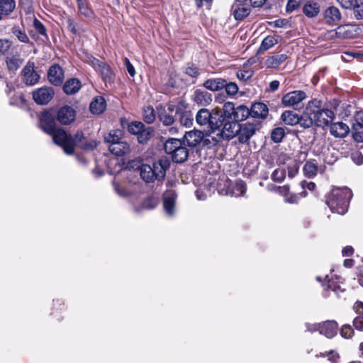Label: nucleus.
<instances>
[{
    "label": "nucleus",
    "instance_id": "45",
    "mask_svg": "<svg viewBox=\"0 0 363 363\" xmlns=\"http://www.w3.org/2000/svg\"><path fill=\"white\" fill-rule=\"evenodd\" d=\"M278 43V40L272 35H268L264 38L262 42L260 50H267L268 49L273 47L274 45Z\"/></svg>",
    "mask_w": 363,
    "mask_h": 363
},
{
    "label": "nucleus",
    "instance_id": "57",
    "mask_svg": "<svg viewBox=\"0 0 363 363\" xmlns=\"http://www.w3.org/2000/svg\"><path fill=\"white\" fill-rule=\"evenodd\" d=\"M185 72L191 77H196L199 74V69L193 65H188L185 69Z\"/></svg>",
    "mask_w": 363,
    "mask_h": 363
},
{
    "label": "nucleus",
    "instance_id": "32",
    "mask_svg": "<svg viewBox=\"0 0 363 363\" xmlns=\"http://www.w3.org/2000/svg\"><path fill=\"white\" fill-rule=\"evenodd\" d=\"M250 116V109L245 105H240L235 108L233 120L240 123Z\"/></svg>",
    "mask_w": 363,
    "mask_h": 363
},
{
    "label": "nucleus",
    "instance_id": "13",
    "mask_svg": "<svg viewBox=\"0 0 363 363\" xmlns=\"http://www.w3.org/2000/svg\"><path fill=\"white\" fill-rule=\"evenodd\" d=\"M57 120L62 125H69L76 118L75 110L68 105L61 107L57 113Z\"/></svg>",
    "mask_w": 363,
    "mask_h": 363
},
{
    "label": "nucleus",
    "instance_id": "39",
    "mask_svg": "<svg viewBox=\"0 0 363 363\" xmlns=\"http://www.w3.org/2000/svg\"><path fill=\"white\" fill-rule=\"evenodd\" d=\"M79 13L86 18L93 16V11L89 7L86 0H77Z\"/></svg>",
    "mask_w": 363,
    "mask_h": 363
},
{
    "label": "nucleus",
    "instance_id": "48",
    "mask_svg": "<svg viewBox=\"0 0 363 363\" xmlns=\"http://www.w3.org/2000/svg\"><path fill=\"white\" fill-rule=\"evenodd\" d=\"M285 135L284 130L282 128H274L271 133V138L275 143H279Z\"/></svg>",
    "mask_w": 363,
    "mask_h": 363
},
{
    "label": "nucleus",
    "instance_id": "27",
    "mask_svg": "<svg viewBox=\"0 0 363 363\" xmlns=\"http://www.w3.org/2000/svg\"><path fill=\"white\" fill-rule=\"evenodd\" d=\"M106 107V102L104 97L96 96L93 99L89 106L90 111L95 115L102 113Z\"/></svg>",
    "mask_w": 363,
    "mask_h": 363
},
{
    "label": "nucleus",
    "instance_id": "6",
    "mask_svg": "<svg viewBox=\"0 0 363 363\" xmlns=\"http://www.w3.org/2000/svg\"><path fill=\"white\" fill-rule=\"evenodd\" d=\"M240 130V124L234 121L233 120H226L223 122L221 127L219 129L215 130L218 131L217 136L224 140H230L238 134Z\"/></svg>",
    "mask_w": 363,
    "mask_h": 363
},
{
    "label": "nucleus",
    "instance_id": "59",
    "mask_svg": "<svg viewBox=\"0 0 363 363\" xmlns=\"http://www.w3.org/2000/svg\"><path fill=\"white\" fill-rule=\"evenodd\" d=\"M235 189L238 191V193H234L236 196H242L246 191L245 183L242 181L236 182Z\"/></svg>",
    "mask_w": 363,
    "mask_h": 363
},
{
    "label": "nucleus",
    "instance_id": "8",
    "mask_svg": "<svg viewBox=\"0 0 363 363\" xmlns=\"http://www.w3.org/2000/svg\"><path fill=\"white\" fill-rule=\"evenodd\" d=\"M320 105L321 101L320 100L313 99L310 101L306 107L304 113L299 116L300 121L298 122V124L305 128H308L315 124L313 114V113H314V110L312 109V108H313V107L315 108Z\"/></svg>",
    "mask_w": 363,
    "mask_h": 363
},
{
    "label": "nucleus",
    "instance_id": "58",
    "mask_svg": "<svg viewBox=\"0 0 363 363\" xmlns=\"http://www.w3.org/2000/svg\"><path fill=\"white\" fill-rule=\"evenodd\" d=\"M301 4V0H289L286 4V11L291 13L294 11Z\"/></svg>",
    "mask_w": 363,
    "mask_h": 363
},
{
    "label": "nucleus",
    "instance_id": "63",
    "mask_svg": "<svg viewBox=\"0 0 363 363\" xmlns=\"http://www.w3.org/2000/svg\"><path fill=\"white\" fill-rule=\"evenodd\" d=\"M67 28L68 30L73 34L77 33V30L76 28V23L74 22V20L72 18H68L67 19Z\"/></svg>",
    "mask_w": 363,
    "mask_h": 363
},
{
    "label": "nucleus",
    "instance_id": "19",
    "mask_svg": "<svg viewBox=\"0 0 363 363\" xmlns=\"http://www.w3.org/2000/svg\"><path fill=\"white\" fill-rule=\"evenodd\" d=\"M71 140L72 141V154L74 152V149L76 145H79L83 149H94L96 147L97 143L96 141H91L89 143H86L84 142V134L82 132H77L74 136L71 135Z\"/></svg>",
    "mask_w": 363,
    "mask_h": 363
},
{
    "label": "nucleus",
    "instance_id": "23",
    "mask_svg": "<svg viewBox=\"0 0 363 363\" xmlns=\"http://www.w3.org/2000/svg\"><path fill=\"white\" fill-rule=\"evenodd\" d=\"M340 19V11L335 6H330L324 11V21L328 25H335Z\"/></svg>",
    "mask_w": 363,
    "mask_h": 363
},
{
    "label": "nucleus",
    "instance_id": "49",
    "mask_svg": "<svg viewBox=\"0 0 363 363\" xmlns=\"http://www.w3.org/2000/svg\"><path fill=\"white\" fill-rule=\"evenodd\" d=\"M286 177V170L284 168H277L276 169L272 174V179L274 182H281Z\"/></svg>",
    "mask_w": 363,
    "mask_h": 363
},
{
    "label": "nucleus",
    "instance_id": "15",
    "mask_svg": "<svg viewBox=\"0 0 363 363\" xmlns=\"http://www.w3.org/2000/svg\"><path fill=\"white\" fill-rule=\"evenodd\" d=\"M169 167L170 161L166 157H162L157 162H154L152 168L155 179H164L166 175V171L169 168Z\"/></svg>",
    "mask_w": 363,
    "mask_h": 363
},
{
    "label": "nucleus",
    "instance_id": "25",
    "mask_svg": "<svg viewBox=\"0 0 363 363\" xmlns=\"http://www.w3.org/2000/svg\"><path fill=\"white\" fill-rule=\"evenodd\" d=\"M231 11L236 20H242L250 14V9L245 4L234 3Z\"/></svg>",
    "mask_w": 363,
    "mask_h": 363
},
{
    "label": "nucleus",
    "instance_id": "5",
    "mask_svg": "<svg viewBox=\"0 0 363 363\" xmlns=\"http://www.w3.org/2000/svg\"><path fill=\"white\" fill-rule=\"evenodd\" d=\"M306 97L307 95L303 91H292L282 96L281 104L285 107H293L295 109H299L303 106L302 101L305 100Z\"/></svg>",
    "mask_w": 363,
    "mask_h": 363
},
{
    "label": "nucleus",
    "instance_id": "47",
    "mask_svg": "<svg viewBox=\"0 0 363 363\" xmlns=\"http://www.w3.org/2000/svg\"><path fill=\"white\" fill-rule=\"evenodd\" d=\"M144 121L147 123H152L155 120V114L152 107L147 106L143 111Z\"/></svg>",
    "mask_w": 363,
    "mask_h": 363
},
{
    "label": "nucleus",
    "instance_id": "11",
    "mask_svg": "<svg viewBox=\"0 0 363 363\" xmlns=\"http://www.w3.org/2000/svg\"><path fill=\"white\" fill-rule=\"evenodd\" d=\"M90 62L94 68L101 74L106 84L113 82L114 74L108 65L93 57H90Z\"/></svg>",
    "mask_w": 363,
    "mask_h": 363
},
{
    "label": "nucleus",
    "instance_id": "56",
    "mask_svg": "<svg viewBox=\"0 0 363 363\" xmlns=\"http://www.w3.org/2000/svg\"><path fill=\"white\" fill-rule=\"evenodd\" d=\"M352 9L354 10V15L357 19L363 18V3L358 4L356 1Z\"/></svg>",
    "mask_w": 363,
    "mask_h": 363
},
{
    "label": "nucleus",
    "instance_id": "29",
    "mask_svg": "<svg viewBox=\"0 0 363 363\" xmlns=\"http://www.w3.org/2000/svg\"><path fill=\"white\" fill-rule=\"evenodd\" d=\"M108 148L112 154L117 156H121L130 152L129 145L125 141L123 140L109 145Z\"/></svg>",
    "mask_w": 363,
    "mask_h": 363
},
{
    "label": "nucleus",
    "instance_id": "61",
    "mask_svg": "<svg viewBox=\"0 0 363 363\" xmlns=\"http://www.w3.org/2000/svg\"><path fill=\"white\" fill-rule=\"evenodd\" d=\"M34 27L39 34L44 35L46 33V29L43 23L37 19L34 21Z\"/></svg>",
    "mask_w": 363,
    "mask_h": 363
},
{
    "label": "nucleus",
    "instance_id": "20",
    "mask_svg": "<svg viewBox=\"0 0 363 363\" xmlns=\"http://www.w3.org/2000/svg\"><path fill=\"white\" fill-rule=\"evenodd\" d=\"M48 78L55 86L61 84L64 78L62 69L57 65H52L48 70Z\"/></svg>",
    "mask_w": 363,
    "mask_h": 363
},
{
    "label": "nucleus",
    "instance_id": "43",
    "mask_svg": "<svg viewBox=\"0 0 363 363\" xmlns=\"http://www.w3.org/2000/svg\"><path fill=\"white\" fill-rule=\"evenodd\" d=\"M353 138L358 143L363 142V124L356 122L353 125Z\"/></svg>",
    "mask_w": 363,
    "mask_h": 363
},
{
    "label": "nucleus",
    "instance_id": "17",
    "mask_svg": "<svg viewBox=\"0 0 363 363\" xmlns=\"http://www.w3.org/2000/svg\"><path fill=\"white\" fill-rule=\"evenodd\" d=\"M40 127L48 135H50L57 129L54 116L50 112H44L42 114Z\"/></svg>",
    "mask_w": 363,
    "mask_h": 363
},
{
    "label": "nucleus",
    "instance_id": "26",
    "mask_svg": "<svg viewBox=\"0 0 363 363\" xmlns=\"http://www.w3.org/2000/svg\"><path fill=\"white\" fill-rule=\"evenodd\" d=\"M330 131L336 138H345L348 135L350 129L347 124L337 122L330 125Z\"/></svg>",
    "mask_w": 363,
    "mask_h": 363
},
{
    "label": "nucleus",
    "instance_id": "42",
    "mask_svg": "<svg viewBox=\"0 0 363 363\" xmlns=\"http://www.w3.org/2000/svg\"><path fill=\"white\" fill-rule=\"evenodd\" d=\"M317 164L313 161H308L303 166V172L306 177L312 178L317 174Z\"/></svg>",
    "mask_w": 363,
    "mask_h": 363
},
{
    "label": "nucleus",
    "instance_id": "2",
    "mask_svg": "<svg viewBox=\"0 0 363 363\" xmlns=\"http://www.w3.org/2000/svg\"><path fill=\"white\" fill-rule=\"evenodd\" d=\"M219 108H215L210 112L207 108L200 109L196 115V121L199 125H208L213 133L220 127Z\"/></svg>",
    "mask_w": 363,
    "mask_h": 363
},
{
    "label": "nucleus",
    "instance_id": "51",
    "mask_svg": "<svg viewBox=\"0 0 363 363\" xmlns=\"http://www.w3.org/2000/svg\"><path fill=\"white\" fill-rule=\"evenodd\" d=\"M354 334V330L350 325H343L340 329V335L342 337L349 339Z\"/></svg>",
    "mask_w": 363,
    "mask_h": 363
},
{
    "label": "nucleus",
    "instance_id": "41",
    "mask_svg": "<svg viewBox=\"0 0 363 363\" xmlns=\"http://www.w3.org/2000/svg\"><path fill=\"white\" fill-rule=\"evenodd\" d=\"M11 33L21 43H28L30 42L29 37L25 30L19 26H13L11 29Z\"/></svg>",
    "mask_w": 363,
    "mask_h": 363
},
{
    "label": "nucleus",
    "instance_id": "16",
    "mask_svg": "<svg viewBox=\"0 0 363 363\" xmlns=\"http://www.w3.org/2000/svg\"><path fill=\"white\" fill-rule=\"evenodd\" d=\"M177 194L173 191H166L163 197V206L166 214L172 216L176 211L175 200Z\"/></svg>",
    "mask_w": 363,
    "mask_h": 363
},
{
    "label": "nucleus",
    "instance_id": "14",
    "mask_svg": "<svg viewBox=\"0 0 363 363\" xmlns=\"http://www.w3.org/2000/svg\"><path fill=\"white\" fill-rule=\"evenodd\" d=\"M54 95V90L51 87H42L33 92V98L34 101L40 105L48 104Z\"/></svg>",
    "mask_w": 363,
    "mask_h": 363
},
{
    "label": "nucleus",
    "instance_id": "37",
    "mask_svg": "<svg viewBox=\"0 0 363 363\" xmlns=\"http://www.w3.org/2000/svg\"><path fill=\"white\" fill-rule=\"evenodd\" d=\"M140 172L142 179L146 182H151L155 180L152 166L149 164H142L140 168Z\"/></svg>",
    "mask_w": 363,
    "mask_h": 363
},
{
    "label": "nucleus",
    "instance_id": "36",
    "mask_svg": "<svg viewBox=\"0 0 363 363\" xmlns=\"http://www.w3.org/2000/svg\"><path fill=\"white\" fill-rule=\"evenodd\" d=\"M16 9L15 0H0V14L8 16Z\"/></svg>",
    "mask_w": 363,
    "mask_h": 363
},
{
    "label": "nucleus",
    "instance_id": "33",
    "mask_svg": "<svg viewBox=\"0 0 363 363\" xmlns=\"http://www.w3.org/2000/svg\"><path fill=\"white\" fill-rule=\"evenodd\" d=\"M287 59L286 54L276 55L269 57L264 62L268 68H276Z\"/></svg>",
    "mask_w": 363,
    "mask_h": 363
},
{
    "label": "nucleus",
    "instance_id": "21",
    "mask_svg": "<svg viewBox=\"0 0 363 363\" xmlns=\"http://www.w3.org/2000/svg\"><path fill=\"white\" fill-rule=\"evenodd\" d=\"M192 100L199 106H206L212 102V96L206 91L197 89L192 95Z\"/></svg>",
    "mask_w": 363,
    "mask_h": 363
},
{
    "label": "nucleus",
    "instance_id": "18",
    "mask_svg": "<svg viewBox=\"0 0 363 363\" xmlns=\"http://www.w3.org/2000/svg\"><path fill=\"white\" fill-rule=\"evenodd\" d=\"M338 324L335 320H327L320 323V334L333 338L337 333Z\"/></svg>",
    "mask_w": 363,
    "mask_h": 363
},
{
    "label": "nucleus",
    "instance_id": "1",
    "mask_svg": "<svg viewBox=\"0 0 363 363\" xmlns=\"http://www.w3.org/2000/svg\"><path fill=\"white\" fill-rule=\"evenodd\" d=\"M352 191L347 188H334L327 196L326 203L333 213L345 214L348 209Z\"/></svg>",
    "mask_w": 363,
    "mask_h": 363
},
{
    "label": "nucleus",
    "instance_id": "22",
    "mask_svg": "<svg viewBox=\"0 0 363 363\" xmlns=\"http://www.w3.org/2000/svg\"><path fill=\"white\" fill-rule=\"evenodd\" d=\"M250 111V116L252 118V119H264L267 118L268 115L269 109L266 104H264V103L258 102L255 103L252 105Z\"/></svg>",
    "mask_w": 363,
    "mask_h": 363
},
{
    "label": "nucleus",
    "instance_id": "55",
    "mask_svg": "<svg viewBox=\"0 0 363 363\" xmlns=\"http://www.w3.org/2000/svg\"><path fill=\"white\" fill-rule=\"evenodd\" d=\"M11 40L6 38H0V56L4 55L11 48Z\"/></svg>",
    "mask_w": 363,
    "mask_h": 363
},
{
    "label": "nucleus",
    "instance_id": "53",
    "mask_svg": "<svg viewBox=\"0 0 363 363\" xmlns=\"http://www.w3.org/2000/svg\"><path fill=\"white\" fill-rule=\"evenodd\" d=\"M224 88L225 89L226 94L229 96H235L239 90L238 86L234 82L228 83L226 82V85L224 86Z\"/></svg>",
    "mask_w": 363,
    "mask_h": 363
},
{
    "label": "nucleus",
    "instance_id": "30",
    "mask_svg": "<svg viewBox=\"0 0 363 363\" xmlns=\"http://www.w3.org/2000/svg\"><path fill=\"white\" fill-rule=\"evenodd\" d=\"M226 85V81L222 78L209 79L203 82V86L212 91H219Z\"/></svg>",
    "mask_w": 363,
    "mask_h": 363
},
{
    "label": "nucleus",
    "instance_id": "24",
    "mask_svg": "<svg viewBox=\"0 0 363 363\" xmlns=\"http://www.w3.org/2000/svg\"><path fill=\"white\" fill-rule=\"evenodd\" d=\"M203 138V133L199 130H190L185 133L184 136V142L190 147H196Z\"/></svg>",
    "mask_w": 363,
    "mask_h": 363
},
{
    "label": "nucleus",
    "instance_id": "3",
    "mask_svg": "<svg viewBox=\"0 0 363 363\" xmlns=\"http://www.w3.org/2000/svg\"><path fill=\"white\" fill-rule=\"evenodd\" d=\"M164 150L167 154L171 155L172 160L177 163H182L186 160L189 156V150L183 145L181 140L170 138L164 143Z\"/></svg>",
    "mask_w": 363,
    "mask_h": 363
},
{
    "label": "nucleus",
    "instance_id": "50",
    "mask_svg": "<svg viewBox=\"0 0 363 363\" xmlns=\"http://www.w3.org/2000/svg\"><path fill=\"white\" fill-rule=\"evenodd\" d=\"M144 125L141 122L134 121L128 125V131L134 135H138L143 130Z\"/></svg>",
    "mask_w": 363,
    "mask_h": 363
},
{
    "label": "nucleus",
    "instance_id": "34",
    "mask_svg": "<svg viewBox=\"0 0 363 363\" xmlns=\"http://www.w3.org/2000/svg\"><path fill=\"white\" fill-rule=\"evenodd\" d=\"M281 118L283 122L289 125H296L300 121L299 116L293 111H285Z\"/></svg>",
    "mask_w": 363,
    "mask_h": 363
},
{
    "label": "nucleus",
    "instance_id": "12",
    "mask_svg": "<svg viewBox=\"0 0 363 363\" xmlns=\"http://www.w3.org/2000/svg\"><path fill=\"white\" fill-rule=\"evenodd\" d=\"M34 68V62L29 61L22 70L23 81L26 85L33 86L39 81L40 75Z\"/></svg>",
    "mask_w": 363,
    "mask_h": 363
},
{
    "label": "nucleus",
    "instance_id": "54",
    "mask_svg": "<svg viewBox=\"0 0 363 363\" xmlns=\"http://www.w3.org/2000/svg\"><path fill=\"white\" fill-rule=\"evenodd\" d=\"M327 289H331L335 293H337L339 291H343L344 289H341L340 281H335L333 279H329L328 284L325 285Z\"/></svg>",
    "mask_w": 363,
    "mask_h": 363
},
{
    "label": "nucleus",
    "instance_id": "7",
    "mask_svg": "<svg viewBox=\"0 0 363 363\" xmlns=\"http://www.w3.org/2000/svg\"><path fill=\"white\" fill-rule=\"evenodd\" d=\"M50 135L52 136L54 143L62 147L66 154L72 155V141L70 135H68L63 129L57 128Z\"/></svg>",
    "mask_w": 363,
    "mask_h": 363
},
{
    "label": "nucleus",
    "instance_id": "35",
    "mask_svg": "<svg viewBox=\"0 0 363 363\" xmlns=\"http://www.w3.org/2000/svg\"><path fill=\"white\" fill-rule=\"evenodd\" d=\"M320 12V6L317 3L308 1L303 7V13L308 18L316 16Z\"/></svg>",
    "mask_w": 363,
    "mask_h": 363
},
{
    "label": "nucleus",
    "instance_id": "38",
    "mask_svg": "<svg viewBox=\"0 0 363 363\" xmlns=\"http://www.w3.org/2000/svg\"><path fill=\"white\" fill-rule=\"evenodd\" d=\"M332 36L335 35L337 38H349L352 35V33L350 30L349 25H342L338 26L335 30L331 31Z\"/></svg>",
    "mask_w": 363,
    "mask_h": 363
},
{
    "label": "nucleus",
    "instance_id": "44",
    "mask_svg": "<svg viewBox=\"0 0 363 363\" xmlns=\"http://www.w3.org/2000/svg\"><path fill=\"white\" fill-rule=\"evenodd\" d=\"M122 133L121 130L111 131L108 134L104 136V140L109 145L114 143H119L121 141Z\"/></svg>",
    "mask_w": 363,
    "mask_h": 363
},
{
    "label": "nucleus",
    "instance_id": "9",
    "mask_svg": "<svg viewBox=\"0 0 363 363\" xmlns=\"http://www.w3.org/2000/svg\"><path fill=\"white\" fill-rule=\"evenodd\" d=\"M259 129V123L255 119L240 125V130L238 132L239 141L242 143H247Z\"/></svg>",
    "mask_w": 363,
    "mask_h": 363
},
{
    "label": "nucleus",
    "instance_id": "28",
    "mask_svg": "<svg viewBox=\"0 0 363 363\" xmlns=\"http://www.w3.org/2000/svg\"><path fill=\"white\" fill-rule=\"evenodd\" d=\"M235 104L233 102L228 101L225 102L223 108H222V113L220 110L219 109V116H220V126L223 124V122L226 120H233V117L235 112Z\"/></svg>",
    "mask_w": 363,
    "mask_h": 363
},
{
    "label": "nucleus",
    "instance_id": "46",
    "mask_svg": "<svg viewBox=\"0 0 363 363\" xmlns=\"http://www.w3.org/2000/svg\"><path fill=\"white\" fill-rule=\"evenodd\" d=\"M173 112H168L164 111V112H162L159 115L160 120L162 122V123L165 125H172L174 121V116L172 115Z\"/></svg>",
    "mask_w": 363,
    "mask_h": 363
},
{
    "label": "nucleus",
    "instance_id": "64",
    "mask_svg": "<svg viewBox=\"0 0 363 363\" xmlns=\"http://www.w3.org/2000/svg\"><path fill=\"white\" fill-rule=\"evenodd\" d=\"M156 206V202L153 201L152 199H147L144 201L143 203V208L146 209H152L154 208Z\"/></svg>",
    "mask_w": 363,
    "mask_h": 363
},
{
    "label": "nucleus",
    "instance_id": "62",
    "mask_svg": "<svg viewBox=\"0 0 363 363\" xmlns=\"http://www.w3.org/2000/svg\"><path fill=\"white\" fill-rule=\"evenodd\" d=\"M342 7L346 9H350L354 6L357 0H337Z\"/></svg>",
    "mask_w": 363,
    "mask_h": 363
},
{
    "label": "nucleus",
    "instance_id": "40",
    "mask_svg": "<svg viewBox=\"0 0 363 363\" xmlns=\"http://www.w3.org/2000/svg\"><path fill=\"white\" fill-rule=\"evenodd\" d=\"M23 60L18 55H13L6 59V65L10 71H16L23 63Z\"/></svg>",
    "mask_w": 363,
    "mask_h": 363
},
{
    "label": "nucleus",
    "instance_id": "52",
    "mask_svg": "<svg viewBox=\"0 0 363 363\" xmlns=\"http://www.w3.org/2000/svg\"><path fill=\"white\" fill-rule=\"evenodd\" d=\"M152 133V130L150 128L145 129L143 128V130L140 132L138 135V140L140 143H145L150 137V134Z\"/></svg>",
    "mask_w": 363,
    "mask_h": 363
},
{
    "label": "nucleus",
    "instance_id": "10",
    "mask_svg": "<svg viewBox=\"0 0 363 363\" xmlns=\"http://www.w3.org/2000/svg\"><path fill=\"white\" fill-rule=\"evenodd\" d=\"M320 107L321 105L315 108L313 107V120L315 125L324 127L328 125L333 120L335 114L331 110L321 109Z\"/></svg>",
    "mask_w": 363,
    "mask_h": 363
},
{
    "label": "nucleus",
    "instance_id": "31",
    "mask_svg": "<svg viewBox=\"0 0 363 363\" xmlns=\"http://www.w3.org/2000/svg\"><path fill=\"white\" fill-rule=\"evenodd\" d=\"M81 87V82L76 78H72L65 82L63 90L67 94H74L79 91Z\"/></svg>",
    "mask_w": 363,
    "mask_h": 363
},
{
    "label": "nucleus",
    "instance_id": "60",
    "mask_svg": "<svg viewBox=\"0 0 363 363\" xmlns=\"http://www.w3.org/2000/svg\"><path fill=\"white\" fill-rule=\"evenodd\" d=\"M353 325L357 330L363 331V315L356 317L353 320Z\"/></svg>",
    "mask_w": 363,
    "mask_h": 363
},
{
    "label": "nucleus",
    "instance_id": "4",
    "mask_svg": "<svg viewBox=\"0 0 363 363\" xmlns=\"http://www.w3.org/2000/svg\"><path fill=\"white\" fill-rule=\"evenodd\" d=\"M167 111L175 112L182 126L189 128L193 125L194 115L185 101H179L177 105H169Z\"/></svg>",
    "mask_w": 363,
    "mask_h": 363
}]
</instances>
